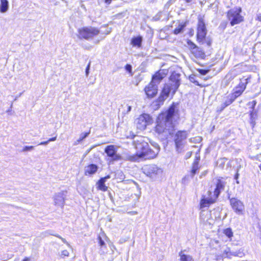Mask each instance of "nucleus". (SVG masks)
I'll list each match as a JSON object with an SVG mask.
<instances>
[{"mask_svg":"<svg viewBox=\"0 0 261 261\" xmlns=\"http://www.w3.org/2000/svg\"><path fill=\"white\" fill-rule=\"evenodd\" d=\"M174 87L172 84H166L165 85L162 91L161 94L158 98L159 102L163 103V101L169 96V94L172 92L174 94L176 90H174Z\"/></svg>","mask_w":261,"mask_h":261,"instance_id":"f8f14e48","label":"nucleus"},{"mask_svg":"<svg viewBox=\"0 0 261 261\" xmlns=\"http://www.w3.org/2000/svg\"><path fill=\"white\" fill-rule=\"evenodd\" d=\"M236 98L231 93L224 97L223 102L221 105L220 107L218 108L217 111L219 112L222 111L226 107L231 104Z\"/></svg>","mask_w":261,"mask_h":261,"instance_id":"a211bd4d","label":"nucleus"},{"mask_svg":"<svg viewBox=\"0 0 261 261\" xmlns=\"http://www.w3.org/2000/svg\"><path fill=\"white\" fill-rule=\"evenodd\" d=\"M98 167L95 164H90L85 168V175H91L95 174L97 171Z\"/></svg>","mask_w":261,"mask_h":261,"instance_id":"412c9836","label":"nucleus"},{"mask_svg":"<svg viewBox=\"0 0 261 261\" xmlns=\"http://www.w3.org/2000/svg\"><path fill=\"white\" fill-rule=\"evenodd\" d=\"M241 11V8H234L228 11L227 17L231 25L233 26L243 21V17L240 14Z\"/></svg>","mask_w":261,"mask_h":261,"instance_id":"423d86ee","label":"nucleus"},{"mask_svg":"<svg viewBox=\"0 0 261 261\" xmlns=\"http://www.w3.org/2000/svg\"><path fill=\"white\" fill-rule=\"evenodd\" d=\"M214 202V200L212 198H206L203 197L200 201V208H203L205 207H207L211 203Z\"/></svg>","mask_w":261,"mask_h":261,"instance_id":"393cba45","label":"nucleus"},{"mask_svg":"<svg viewBox=\"0 0 261 261\" xmlns=\"http://www.w3.org/2000/svg\"><path fill=\"white\" fill-rule=\"evenodd\" d=\"M198 71L202 75H206L208 73V70L201 69H199Z\"/></svg>","mask_w":261,"mask_h":261,"instance_id":"ea45409f","label":"nucleus"},{"mask_svg":"<svg viewBox=\"0 0 261 261\" xmlns=\"http://www.w3.org/2000/svg\"><path fill=\"white\" fill-rule=\"evenodd\" d=\"M29 258L26 257L23 260V261H29Z\"/></svg>","mask_w":261,"mask_h":261,"instance_id":"603ef678","label":"nucleus"},{"mask_svg":"<svg viewBox=\"0 0 261 261\" xmlns=\"http://www.w3.org/2000/svg\"><path fill=\"white\" fill-rule=\"evenodd\" d=\"M187 2L190 3L192 1V0H185Z\"/></svg>","mask_w":261,"mask_h":261,"instance_id":"864d4df0","label":"nucleus"},{"mask_svg":"<svg viewBox=\"0 0 261 261\" xmlns=\"http://www.w3.org/2000/svg\"><path fill=\"white\" fill-rule=\"evenodd\" d=\"M110 176H107L105 177H102L100 178L98 181L97 182V184L98 185V188L102 191H106L108 189V187L105 185V182L106 181V180L108 178H110Z\"/></svg>","mask_w":261,"mask_h":261,"instance_id":"4be33fe9","label":"nucleus"},{"mask_svg":"<svg viewBox=\"0 0 261 261\" xmlns=\"http://www.w3.org/2000/svg\"><path fill=\"white\" fill-rule=\"evenodd\" d=\"M68 255H69V252L67 250H64L61 252V256H63V257L68 256Z\"/></svg>","mask_w":261,"mask_h":261,"instance_id":"58836bf2","label":"nucleus"},{"mask_svg":"<svg viewBox=\"0 0 261 261\" xmlns=\"http://www.w3.org/2000/svg\"><path fill=\"white\" fill-rule=\"evenodd\" d=\"M256 20L259 21H261V14L259 13V14H258L257 15V17H256Z\"/></svg>","mask_w":261,"mask_h":261,"instance_id":"37998d69","label":"nucleus"},{"mask_svg":"<svg viewBox=\"0 0 261 261\" xmlns=\"http://www.w3.org/2000/svg\"><path fill=\"white\" fill-rule=\"evenodd\" d=\"M179 256H180V261H194L191 255L184 254L182 251L179 253Z\"/></svg>","mask_w":261,"mask_h":261,"instance_id":"bb28decb","label":"nucleus"},{"mask_svg":"<svg viewBox=\"0 0 261 261\" xmlns=\"http://www.w3.org/2000/svg\"><path fill=\"white\" fill-rule=\"evenodd\" d=\"M56 139H57V137H53V138H49L48 140V142H51V141H55L56 140Z\"/></svg>","mask_w":261,"mask_h":261,"instance_id":"a18cd8bd","label":"nucleus"},{"mask_svg":"<svg viewBox=\"0 0 261 261\" xmlns=\"http://www.w3.org/2000/svg\"><path fill=\"white\" fill-rule=\"evenodd\" d=\"M143 40V38L141 36H137L136 37H134L132 38L131 40V44L133 46H137L138 47H140L142 45V42Z\"/></svg>","mask_w":261,"mask_h":261,"instance_id":"b1692460","label":"nucleus"},{"mask_svg":"<svg viewBox=\"0 0 261 261\" xmlns=\"http://www.w3.org/2000/svg\"><path fill=\"white\" fill-rule=\"evenodd\" d=\"M187 133L186 131H178L174 137V142L176 151L181 152L184 150V147L186 142Z\"/></svg>","mask_w":261,"mask_h":261,"instance_id":"0eeeda50","label":"nucleus"},{"mask_svg":"<svg viewBox=\"0 0 261 261\" xmlns=\"http://www.w3.org/2000/svg\"><path fill=\"white\" fill-rule=\"evenodd\" d=\"M98 244L100 247V252L101 254L105 252V249L106 248V245L103 240H102L101 238L99 236L98 238Z\"/></svg>","mask_w":261,"mask_h":261,"instance_id":"cd10ccee","label":"nucleus"},{"mask_svg":"<svg viewBox=\"0 0 261 261\" xmlns=\"http://www.w3.org/2000/svg\"><path fill=\"white\" fill-rule=\"evenodd\" d=\"M215 188L214 189V195L217 198L220 192L224 190L226 182L223 179H216L214 181Z\"/></svg>","mask_w":261,"mask_h":261,"instance_id":"dca6fc26","label":"nucleus"},{"mask_svg":"<svg viewBox=\"0 0 261 261\" xmlns=\"http://www.w3.org/2000/svg\"><path fill=\"white\" fill-rule=\"evenodd\" d=\"M131 109H132V107L131 106H128L127 107V112L128 113L129 112H130L131 111Z\"/></svg>","mask_w":261,"mask_h":261,"instance_id":"49530a36","label":"nucleus"},{"mask_svg":"<svg viewBox=\"0 0 261 261\" xmlns=\"http://www.w3.org/2000/svg\"><path fill=\"white\" fill-rule=\"evenodd\" d=\"M199 160V157H196V160L194 161L193 167L192 169V176H193L194 174L196 173L197 170L199 169L198 166V160Z\"/></svg>","mask_w":261,"mask_h":261,"instance_id":"c85d7f7f","label":"nucleus"},{"mask_svg":"<svg viewBox=\"0 0 261 261\" xmlns=\"http://www.w3.org/2000/svg\"><path fill=\"white\" fill-rule=\"evenodd\" d=\"M90 63L88 64L87 65L86 69V75L87 76H88L89 73V70H90Z\"/></svg>","mask_w":261,"mask_h":261,"instance_id":"a19ab883","label":"nucleus"},{"mask_svg":"<svg viewBox=\"0 0 261 261\" xmlns=\"http://www.w3.org/2000/svg\"><path fill=\"white\" fill-rule=\"evenodd\" d=\"M245 255L244 249L240 248L238 250L234 249H231L230 248H226L223 250L222 253V257L223 258H231L232 256L243 257Z\"/></svg>","mask_w":261,"mask_h":261,"instance_id":"6e6552de","label":"nucleus"},{"mask_svg":"<svg viewBox=\"0 0 261 261\" xmlns=\"http://www.w3.org/2000/svg\"><path fill=\"white\" fill-rule=\"evenodd\" d=\"M258 160L260 162H261V154H260L259 156H258Z\"/></svg>","mask_w":261,"mask_h":261,"instance_id":"8fccbe9b","label":"nucleus"},{"mask_svg":"<svg viewBox=\"0 0 261 261\" xmlns=\"http://www.w3.org/2000/svg\"><path fill=\"white\" fill-rule=\"evenodd\" d=\"M12 105H13V104H12V103H11V108H12Z\"/></svg>","mask_w":261,"mask_h":261,"instance_id":"bf43d9fd","label":"nucleus"},{"mask_svg":"<svg viewBox=\"0 0 261 261\" xmlns=\"http://www.w3.org/2000/svg\"><path fill=\"white\" fill-rule=\"evenodd\" d=\"M21 95V94H20L19 95V96H20ZM18 96H16V97L15 98L14 100H16L17 99V98H18Z\"/></svg>","mask_w":261,"mask_h":261,"instance_id":"5fc2aeb1","label":"nucleus"},{"mask_svg":"<svg viewBox=\"0 0 261 261\" xmlns=\"http://www.w3.org/2000/svg\"><path fill=\"white\" fill-rule=\"evenodd\" d=\"M42 235L43 237H47L49 235H53V236H54L55 234H52V233H50L49 232V231H45L44 232L42 233Z\"/></svg>","mask_w":261,"mask_h":261,"instance_id":"79ce46f5","label":"nucleus"},{"mask_svg":"<svg viewBox=\"0 0 261 261\" xmlns=\"http://www.w3.org/2000/svg\"><path fill=\"white\" fill-rule=\"evenodd\" d=\"M224 233L229 238H230L231 237H232V234H233L232 230L230 228L226 229L224 230Z\"/></svg>","mask_w":261,"mask_h":261,"instance_id":"473e14b6","label":"nucleus"},{"mask_svg":"<svg viewBox=\"0 0 261 261\" xmlns=\"http://www.w3.org/2000/svg\"><path fill=\"white\" fill-rule=\"evenodd\" d=\"M237 184H239V181H238V180H237Z\"/></svg>","mask_w":261,"mask_h":261,"instance_id":"052dcab7","label":"nucleus"},{"mask_svg":"<svg viewBox=\"0 0 261 261\" xmlns=\"http://www.w3.org/2000/svg\"><path fill=\"white\" fill-rule=\"evenodd\" d=\"M180 74L177 73H172L170 76V84H172L174 90H176L180 85Z\"/></svg>","mask_w":261,"mask_h":261,"instance_id":"6ab92c4d","label":"nucleus"},{"mask_svg":"<svg viewBox=\"0 0 261 261\" xmlns=\"http://www.w3.org/2000/svg\"><path fill=\"white\" fill-rule=\"evenodd\" d=\"M54 236H56L58 238L60 239L63 243L66 244L68 246H69V244L67 242L66 240L64 238H62V237L58 234L54 235Z\"/></svg>","mask_w":261,"mask_h":261,"instance_id":"4c0bfd02","label":"nucleus"},{"mask_svg":"<svg viewBox=\"0 0 261 261\" xmlns=\"http://www.w3.org/2000/svg\"><path fill=\"white\" fill-rule=\"evenodd\" d=\"M256 105V101L253 100L248 102V105L250 106L251 110L249 111L250 115V123L252 128H253L256 124V120L258 117V111L255 109Z\"/></svg>","mask_w":261,"mask_h":261,"instance_id":"ddd939ff","label":"nucleus"},{"mask_svg":"<svg viewBox=\"0 0 261 261\" xmlns=\"http://www.w3.org/2000/svg\"><path fill=\"white\" fill-rule=\"evenodd\" d=\"M176 112V106L173 103L169 108L167 113L160 115L158 119L155 131L161 135L162 139H167L173 134L174 125L172 117Z\"/></svg>","mask_w":261,"mask_h":261,"instance_id":"f03ea898","label":"nucleus"},{"mask_svg":"<svg viewBox=\"0 0 261 261\" xmlns=\"http://www.w3.org/2000/svg\"><path fill=\"white\" fill-rule=\"evenodd\" d=\"M9 8V4L8 0H0V12L5 13L8 11Z\"/></svg>","mask_w":261,"mask_h":261,"instance_id":"5701e85b","label":"nucleus"},{"mask_svg":"<svg viewBox=\"0 0 261 261\" xmlns=\"http://www.w3.org/2000/svg\"><path fill=\"white\" fill-rule=\"evenodd\" d=\"M89 134H90V131L89 132H88V133H82L80 135L79 139L77 140V143L80 142L81 141H82L85 138H86L87 137H88V135H89Z\"/></svg>","mask_w":261,"mask_h":261,"instance_id":"2f4dec72","label":"nucleus"},{"mask_svg":"<svg viewBox=\"0 0 261 261\" xmlns=\"http://www.w3.org/2000/svg\"><path fill=\"white\" fill-rule=\"evenodd\" d=\"M186 27L185 24H179L178 27L174 30V33L177 35L182 32L183 29Z\"/></svg>","mask_w":261,"mask_h":261,"instance_id":"7c9ffc66","label":"nucleus"},{"mask_svg":"<svg viewBox=\"0 0 261 261\" xmlns=\"http://www.w3.org/2000/svg\"><path fill=\"white\" fill-rule=\"evenodd\" d=\"M151 119L149 115L143 114L139 116L135 121L136 127L140 130H144L147 125L150 123Z\"/></svg>","mask_w":261,"mask_h":261,"instance_id":"1a4fd4ad","label":"nucleus"},{"mask_svg":"<svg viewBox=\"0 0 261 261\" xmlns=\"http://www.w3.org/2000/svg\"><path fill=\"white\" fill-rule=\"evenodd\" d=\"M165 76V74L163 72L159 71L152 76L151 82L158 85Z\"/></svg>","mask_w":261,"mask_h":261,"instance_id":"aec40b11","label":"nucleus"},{"mask_svg":"<svg viewBox=\"0 0 261 261\" xmlns=\"http://www.w3.org/2000/svg\"><path fill=\"white\" fill-rule=\"evenodd\" d=\"M188 47L190 48L191 54L196 58L203 59L205 57V54L201 48L196 46L191 40L187 41Z\"/></svg>","mask_w":261,"mask_h":261,"instance_id":"9b49d317","label":"nucleus"},{"mask_svg":"<svg viewBox=\"0 0 261 261\" xmlns=\"http://www.w3.org/2000/svg\"><path fill=\"white\" fill-rule=\"evenodd\" d=\"M196 85H198V82H196Z\"/></svg>","mask_w":261,"mask_h":261,"instance_id":"13d9d810","label":"nucleus"},{"mask_svg":"<svg viewBox=\"0 0 261 261\" xmlns=\"http://www.w3.org/2000/svg\"><path fill=\"white\" fill-rule=\"evenodd\" d=\"M145 91L148 97H153L158 92V85L151 82L145 88Z\"/></svg>","mask_w":261,"mask_h":261,"instance_id":"f3484780","label":"nucleus"},{"mask_svg":"<svg viewBox=\"0 0 261 261\" xmlns=\"http://www.w3.org/2000/svg\"><path fill=\"white\" fill-rule=\"evenodd\" d=\"M143 137H138L134 140V144L136 149V154L128 156L127 159L132 162H139L143 160H148L155 158L160 151V146L154 143L152 145L154 149L149 148L147 142Z\"/></svg>","mask_w":261,"mask_h":261,"instance_id":"f257e3e1","label":"nucleus"},{"mask_svg":"<svg viewBox=\"0 0 261 261\" xmlns=\"http://www.w3.org/2000/svg\"><path fill=\"white\" fill-rule=\"evenodd\" d=\"M34 148V147L33 146H26L23 148L22 151H31L33 150Z\"/></svg>","mask_w":261,"mask_h":261,"instance_id":"c9c22d12","label":"nucleus"},{"mask_svg":"<svg viewBox=\"0 0 261 261\" xmlns=\"http://www.w3.org/2000/svg\"><path fill=\"white\" fill-rule=\"evenodd\" d=\"M250 78L249 77L247 78H245L244 77H243V78L240 79V82L239 84L238 85V86L239 87V88H241V89L245 90L246 88L247 84L250 81Z\"/></svg>","mask_w":261,"mask_h":261,"instance_id":"a878e982","label":"nucleus"},{"mask_svg":"<svg viewBox=\"0 0 261 261\" xmlns=\"http://www.w3.org/2000/svg\"><path fill=\"white\" fill-rule=\"evenodd\" d=\"M125 70L128 71L131 75H133L132 67L130 64H126L125 66Z\"/></svg>","mask_w":261,"mask_h":261,"instance_id":"72a5a7b5","label":"nucleus"},{"mask_svg":"<svg viewBox=\"0 0 261 261\" xmlns=\"http://www.w3.org/2000/svg\"><path fill=\"white\" fill-rule=\"evenodd\" d=\"M141 170L144 174L153 180L161 175L163 172L162 169L155 164L145 165Z\"/></svg>","mask_w":261,"mask_h":261,"instance_id":"39448f33","label":"nucleus"},{"mask_svg":"<svg viewBox=\"0 0 261 261\" xmlns=\"http://www.w3.org/2000/svg\"><path fill=\"white\" fill-rule=\"evenodd\" d=\"M111 32V30H109V31H107V32L103 33V34H105L106 35H108Z\"/></svg>","mask_w":261,"mask_h":261,"instance_id":"09e8293b","label":"nucleus"},{"mask_svg":"<svg viewBox=\"0 0 261 261\" xmlns=\"http://www.w3.org/2000/svg\"><path fill=\"white\" fill-rule=\"evenodd\" d=\"M112 2V0H105V3L107 4H110Z\"/></svg>","mask_w":261,"mask_h":261,"instance_id":"de8ad7c7","label":"nucleus"},{"mask_svg":"<svg viewBox=\"0 0 261 261\" xmlns=\"http://www.w3.org/2000/svg\"><path fill=\"white\" fill-rule=\"evenodd\" d=\"M66 194V191H62L56 193L53 198L55 205L63 208L65 204Z\"/></svg>","mask_w":261,"mask_h":261,"instance_id":"4468645a","label":"nucleus"},{"mask_svg":"<svg viewBox=\"0 0 261 261\" xmlns=\"http://www.w3.org/2000/svg\"><path fill=\"white\" fill-rule=\"evenodd\" d=\"M244 91V90L239 88L237 86L233 89V92L231 94L237 98L240 96Z\"/></svg>","mask_w":261,"mask_h":261,"instance_id":"c756f323","label":"nucleus"},{"mask_svg":"<svg viewBox=\"0 0 261 261\" xmlns=\"http://www.w3.org/2000/svg\"><path fill=\"white\" fill-rule=\"evenodd\" d=\"M230 203L232 208L237 214H242L244 208V204L242 201L236 198H232L230 199Z\"/></svg>","mask_w":261,"mask_h":261,"instance_id":"2eb2a0df","label":"nucleus"},{"mask_svg":"<svg viewBox=\"0 0 261 261\" xmlns=\"http://www.w3.org/2000/svg\"><path fill=\"white\" fill-rule=\"evenodd\" d=\"M48 143V141L47 140L46 141H44V142H40L38 145H47Z\"/></svg>","mask_w":261,"mask_h":261,"instance_id":"c03bdc74","label":"nucleus"},{"mask_svg":"<svg viewBox=\"0 0 261 261\" xmlns=\"http://www.w3.org/2000/svg\"><path fill=\"white\" fill-rule=\"evenodd\" d=\"M77 32L79 39L87 40L92 39L100 33L99 29L93 27H83L79 29Z\"/></svg>","mask_w":261,"mask_h":261,"instance_id":"20e7f679","label":"nucleus"},{"mask_svg":"<svg viewBox=\"0 0 261 261\" xmlns=\"http://www.w3.org/2000/svg\"><path fill=\"white\" fill-rule=\"evenodd\" d=\"M259 168H260V169L261 170V164L259 166Z\"/></svg>","mask_w":261,"mask_h":261,"instance_id":"6e6d98bb","label":"nucleus"},{"mask_svg":"<svg viewBox=\"0 0 261 261\" xmlns=\"http://www.w3.org/2000/svg\"><path fill=\"white\" fill-rule=\"evenodd\" d=\"M210 215L209 213L208 212H203L201 213L200 214V219H201V220H202L203 222H204L205 221V218H203V216L204 215Z\"/></svg>","mask_w":261,"mask_h":261,"instance_id":"e433bc0d","label":"nucleus"},{"mask_svg":"<svg viewBox=\"0 0 261 261\" xmlns=\"http://www.w3.org/2000/svg\"><path fill=\"white\" fill-rule=\"evenodd\" d=\"M105 151L107 156L109 157L108 160L110 162L117 161L121 159V156L117 154L116 148L113 145L107 146L105 149Z\"/></svg>","mask_w":261,"mask_h":261,"instance_id":"9d476101","label":"nucleus"},{"mask_svg":"<svg viewBox=\"0 0 261 261\" xmlns=\"http://www.w3.org/2000/svg\"><path fill=\"white\" fill-rule=\"evenodd\" d=\"M207 30L205 23L202 18H199L197 29V41L202 44H206L210 46L212 41L208 38H206Z\"/></svg>","mask_w":261,"mask_h":261,"instance_id":"7ed1b4c3","label":"nucleus"},{"mask_svg":"<svg viewBox=\"0 0 261 261\" xmlns=\"http://www.w3.org/2000/svg\"><path fill=\"white\" fill-rule=\"evenodd\" d=\"M192 79H193V77H190V81H192Z\"/></svg>","mask_w":261,"mask_h":261,"instance_id":"4d7b16f0","label":"nucleus"},{"mask_svg":"<svg viewBox=\"0 0 261 261\" xmlns=\"http://www.w3.org/2000/svg\"><path fill=\"white\" fill-rule=\"evenodd\" d=\"M235 76V74H233L232 72L228 73L225 76L226 79L228 81L232 80Z\"/></svg>","mask_w":261,"mask_h":261,"instance_id":"f704fd0d","label":"nucleus"},{"mask_svg":"<svg viewBox=\"0 0 261 261\" xmlns=\"http://www.w3.org/2000/svg\"><path fill=\"white\" fill-rule=\"evenodd\" d=\"M238 176H239V174H238V173H237V174H236V175H235V177H234L235 179H238Z\"/></svg>","mask_w":261,"mask_h":261,"instance_id":"3c124183","label":"nucleus"}]
</instances>
